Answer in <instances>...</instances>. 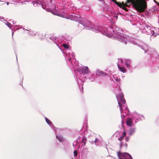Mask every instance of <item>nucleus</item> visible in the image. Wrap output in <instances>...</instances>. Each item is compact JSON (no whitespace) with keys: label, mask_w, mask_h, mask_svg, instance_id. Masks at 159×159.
<instances>
[{"label":"nucleus","mask_w":159,"mask_h":159,"mask_svg":"<svg viewBox=\"0 0 159 159\" xmlns=\"http://www.w3.org/2000/svg\"><path fill=\"white\" fill-rule=\"evenodd\" d=\"M6 25L9 28H11V24H10V23L7 22L6 24Z\"/></svg>","instance_id":"21"},{"label":"nucleus","mask_w":159,"mask_h":159,"mask_svg":"<svg viewBox=\"0 0 159 159\" xmlns=\"http://www.w3.org/2000/svg\"><path fill=\"white\" fill-rule=\"evenodd\" d=\"M120 98H119V101L122 104H124L125 103V101L124 98V95L122 93L119 94Z\"/></svg>","instance_id":"8"},{"label":"nucleus","mask_w":159,"mask_h":159,"mask_svg":"<svg viewBox=\"0 0 159 159\" xmlns=\"http://www.w3.org/2000/svg\"><path fill=\"white\" fill-rule=\"evenodd\" d=\"M133 123V120L132 119L130 118H128L126 122V123L127 125L131 126Z\"/></svg>","instance_id":"11"},{"label":"nucleus","mask_w":159,"mask_h":159,"mask_svg":"<svg viewBox=\"0 0 159 159\" xmlns=\"http://www.w3.org/2000/svg\"><path fill=\"white\" fill-rule=\"evenodd\" d=\"M88 23L89 24V23H90L89 21H88Z\"/></svg>","instance_id":"34"},{"label":"nucleus","mask_w":159,"mask_h":159,"mask_svg":"<svg viewBox=\"0 0 159 159\" xmlns=\"http://www.w3.org/2000/svg\"><path fill=\"white\" fill-rule=\"evenodd\" d=\"M45 119L46 122L48 124L50 125L52 124V122L48 119L47 118H45Z\"/></svg>","instance_id":"16"},{"label":"nucleus","mask_w":159,"mask_h":159,"mask_svg":"<svg viewBox=\"0 0 159 159\" xmlns=\"http://www.w3.org/2000/svg\"><path fill=\"white\" fill-rule=\"evenodd\" d=\"M80 72L84 73H87L89 72L88 70H78Z\"/></svg>","instance_id":"18"},{"label":"nucleus","mask_w":159,"mask_h":159,"mask_svg":"<svg viewBox=\"0 0 159 159\" xmlns=\"http://www.w3.org/2000/svg\"><path fill=\"white\" fill-rule=\"evenodd\" d=\"M136 9L140 12H143L147 8V4L144 1H143L141 4H138L135 6Z\"/></svg>","instance_id":"7"},{"label":"nucleus","mask_w":159,"mask_h":159,"mask_svg":"<svg viewBox=\"0 0 159 159\" xmlns=\"http://www.w3.org/2000/svg\"><path fill=\"white\" fill-rule=\"evenodd\" d=\"M82 142L84 143V146H85V144L86 143V139H85V138L84 137L83 138L82 140Z\"/></svg>","instance_id":"17"},{"label":"nucleus","mask_w":159,"mask_h":159,"mask_svg":"<svg viewBox=\"0 0 159 159\" xmlns=\"http://www.w3.org/2000/svg\"><path fill=\"white\" fill-rule=\"evenodd\" d=\"M56 138L57 139H59V140L60 141H61V140H62V139H61V138H59V139L58 137L57 136H56Z\"/></svg>","instance_id":"23"},{"label":"nucleus","mask_w":159,"mask_h":159,"mask_svg":"<svg viewBox=\"0 0 159 159\" xmlns=\"http://www.w3.org/2000/svg\"><path fill=\"white\" fill-rule=\"evenodd\" d=\"M132 39L133 38H131V42H129V43H131L134 44H136L140 47L143 50L145 51V53L146 52L150 55L151 54L152 57H153L157 58L158 57H159L158 54L156 53L154 49L149 48L148 46L146 43H142L140 44H138L136 42L135 43L133 40H132Z\"/></svg>","instance_id":"4"},{"label":"nucleus","mask_w":159,"mask_h":159,"mask_svg":"<svg viewBox=\"0 0 159 159\" xmlns=\"http://www.w3.org/2000/svg\"><path fill=\"white\" fill-rule=\"evenodd\" d=\"M135 129L134 128H131L129 131V133L130 135H132L135 132Z\"/></svg>","instance_id":"14"},{"label":"nucleus","mask_w":159,"mask_h":159,"mask_svg":"<svg viewBox=\"0 0 159 159\" xmlns=\"http://www.w3.org/2000/svg\"><path fill=\"white\" fill-rule=\"evenodd\" d=\"M117 66L119 70H126L125 68V66L127 68H131V61L129 59H125L124 61L121 59H118Z\"/></svg>","instance_id":"6"},{"label":"nucleus","mask_w":159,"mask_h":159,"mask_svg":"<svg viewBox=\"0 0 159 159\" xmlns=\"http://www.w3.org/2000/svg\"><path fill=\"white\" fill-rule=\"evenodd\" d=\"M112 1L114 2L115 3V2H116V1L115 0H111Z\"/></svg>","instance_id":"29"},{"label":"nucleus","mask_w":159,"mask_h":159,"mask_svg":"<svg viewBox=\"0 0 159 159\" xmlns=\"http://www.w3.org/2000/svg\"><path fill=\"white\" fill-rule=\"evenodd\" d=\"M32 3H33V5L35 7L42 5L41 2L40 1H39V0H37L36 1L33 2Z\"/></svg>","instance_id":"10"},{"label":"nucleus","mask_w":159,"mask_h":159,"mask_svg":"<svg viewBox=\"0 0 159 159\" xmlns=\"http://www.w3.org/2000/svg\"><path fill=\"white\" fill-rule=\"evenodd\" d=\"M112 1L114 2L115 3V2H116V1L115 0H111Z\"/></svg>","instance_id":"28"},{"label":"nucleus","mask_w":159,"mask_h":159,"mask_svg":"<svg viewBox=\"0 0 159 159\" xmlns=\"http://www.w3.org/2000/svg\"><path fill=\"white\" fill-rule=\"evenodd\" d=\"M112 1L114 2L115 3V2H116V1L115 0H111Z\"/></svg>","instance_id":"30"},{"label":"nucleus","mask_w":159,"mask_h":159,"mask_svg":"<svg viewBox=\"0 0 159 159\" xmlns=\"http://www.w3.org/2000/svg\"><path fill=\"white\" fill-rule=\"evenodd\" d=\"M50 39L52 40L57 45V42L58 39L57 38L54 36H51L50 37Z\"/></svg>","instance_id":"12"},{"label":"nucleus","mask_w":159,"mask_h":159,"mask_svg":"<svg viewBox=\"0 0 159 159\" xmlns=\"http://www.w3.org/2000/svg\"><path fill=\"white\" fill-rule=\"evenodd\" d=\"M154 2H155V3H157V5H158V6H159V3H158V2H156V1H154Z\"/></svg>","instance_id":"26"},{"label":"nucleus","mask_w":159,"mask_h":159,"mask_svg":"<svg viewBox=\"0 0 159 159\" xmlns=\"http://www.w3.org/2000/svg\"><path fill=\"white\" fill-rule=\"evenodd\" d=\"M126 132L125 131H124L123 132V135L122 136H120L119 139H118V140H119V141H121L122 140L123 138L124 137H125V136H126Z\"/></svg>","instance_id":"13"},{"label":"nucleus","mask_w":159,"mask_h":159,"mask_svg":"<svg viewBox=\"0 0 159 159\" xmlns=\"http://www.w3.org/2000/svg\"><path fill=\"white\" fill-rule=\"evenodd\" d=\"M120 79H116V81H120Z\"/></svg>","instance_id":"25"},{"label":"nucleus","mask_w":159,"mask_h":159,"mask_svg":"<svg viewBox=\"0 0 159 159\" xmlns=\"http://www.w3.org/2000/svg\"><path fill=\"white\" fill-rule=\"evenodd\" d=\"M115 3L118 7H122V5L121 3H119V2H115Z\"/></svg>","instance_id":"19"},{"label":"nucleus","mask_w":159,"mask_h":159,"mask_svg":"<svg viewBox=\"0 0 159 159\" xmlns=\"http://www.w3.org/2000/svg\"><path fill=\"white\" fill-rule=\"evenodd\" d=\"M140 30L143 33L147 35H151V38L159 35V28L152 27L148 23L140 24Z\"/></svg>","instance_id":"3"},{"label":"nucleus","mask_w":159,"mask_h":159,"mask_svg":"<svg viewBox=\"0 0 159 159\" xmlns=\"http://www.w3.org/2000/svg\"><path fill=\"white\" fill-rule=\"evenodd\" d=\"M118 104L120 107V110L121 112H122L123 111L122 109V107L123 106L119 102H118Z\"/></svg>","instance_id":"15"},{"label":"nucleus","mask_w":159,"mask_h":159,"mask_svg":"<svg viewBox=\"0 0 159 159\" xmlns=\"http://www.w3.org/2000/svg\"><path fill=\"white\" fill-rule=\"evenodd\" d=\"M96 75H98L104 76L107 75L106 73H103L100 70H97L96 72Z\"/></svg>","instance_id":"9"},{"label":"nucleus","mask_w":159,"mask_h":159,"mask_svg":"<svg viewBox=\"0 0 159 159\" xmlns=\"http://www.w3.org/2000/svg\"><path fill=\"white\" fill-rule=\"evenodd\" d=\"M41 6H42V7L43 8V9H44V8L43 7V6L42 5H41Z\"/></svg>","instance_id":"33"},{"label":"nucleus","mask_w":159,"mask_h":159,"mask_svg":"<svg viewBox=\"0 0 159 159\" xmlns=\"http://www.w3.org/2000/svg\"><path fill=\"white\" fill-rule=\"evenodd\" d=\"M121 71L123 72L124 73L125 72L126 70H120Z\"/></svg>","instance_id":"27"},{"label":"nucleus","mask_w":159,"mask_h":159,"mask_svg":"<svg viewBox=\"0 0 159 159\" xmlns=\"http://www.w3.org/2000/svg\"><path fill=\"white\" fill-rule=\"evenodd\" d=\"M127 154L129 156V157H130V158H132V157H131V156L130 155H129V154H128V153H127Z\"/></svg>","instance_id":"31"},{"label":"nucleus","mask_w":159,"mask_h":159,"mask_svg":"<svg viewBox=\"0 0 159 159\" xmlns=\"http://www.w3.org/2000/svg\"><path fill=\"white\" fill-rule=\"evenodd\" d=\"M80 16L78 14H74L70 15L67 16V18L69 19L72 20L78 21L79 23L82 25L83 26L86 27V29L89 30H92L93 31L94 28L92 27H89L88 26L89 25L88 23H86L87 21V20L83 18H80Z\"/></svg>","instance_id":"5"},{"label":"nucleus","mask_w":159,"mask_h":159,"mask_svg":"<svg viewBox=\"0 0 159 159\" xmlns=\"http://www.w3.org/2000/svg\"><path fill=\"white\" fill-rule=\"evenodd\" d=\"M74 154L75 156L76 157L78 155V152L76 150H75L74 151Z\"/></svg>","instance_id":"20"},{"label":"nucleus","mask_w":159,"mask_h":159,"mask_svg":"<svg viewBox=\"0 0 159 159\" xmlns=\"http://www.w3.org/2000/svg\"><path fill=\"white\" fill-rule=\"evenodd\" d=\"M129 140V138L128 137H126L125 139V141L126 142H128Z\"/></svg>","instance_id":"22"},{"label":"nucleus","mask_w":159,"mask_h":159,"mask_svg":"<svg viewBox=\"0 0 159 159\" xmlns=\"http://www.w3.org/2000/svg\"><path fill=\"white\" fill-rule=\"evenodd\" d=\"M64 48H66V59L67 62L71 63L73 68L74 70H89L88 66H85L84 67H80L78 65L77 62L76 61H74L73 62L71 60L72 58L71 57H72L73 59H74L75 55H73V53L72 51L70 50L68 47V46L65 43L63 45Z\"/></svg>","instance_id":"2"},{"label":"nucleus","mask_w":159,"mask_h":159,"mask_svg":"<svg viewBox=\"0 0 159 159\" xmlns=\"http://www.w3.org/2000/svg\"><path fill=\"white\" fill-rule=\"evenodd\" d=\"M138 1H140L141 0H137Z\"/></svg>","instance_id":"32"},{"label":"nucleus","mask_w":159,"mask_h":159,"mask_svg":"<svg viewBox=\"0 0 159 159\" xmlns=\"http://www.w3.org/2000/svg\"><path fill=\"white\" fill-rule=\"evenodd\" d=\"M98 141V139L97 138H96L95 139L94 142L95 143H96Z\"/></svg>","instance_id":"24"},{"label":"nucleus","mask_w":159,"mask_h":159,"mask_svg":"<svg viewBox=\"0 0 159 159\" xmlns=\"http://www.w3.org/2000/svg\"><path fill=\"white\" fill-rule=\"evenodd\" d=\"M109 32L107 27L102 26H99L94 28V31L96 33L100 32L108 37H111L112 35L115 37L116 40L126 44L129 42H131V38L129 36L120 33V29L115 25L109 28Z\"/></svg>","instance_id":"1"}]
</instances>
